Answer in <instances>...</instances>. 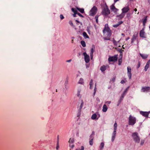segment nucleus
Instances as JSON below:
<instances>
[{"instance_id":"obj_1","label":"nucleus","mask_w":150,"mask_h":150,"mask_svg":"<svg viewBox=\"0 0 150 150\" xmlns=\"http://www.w3.org/2000/svg\"><path fill=\"white\" fill-rule=\"evenodd\" d=\"M105 36L104 39L106 40H110V37L111 35V31L109 28L108 26V25L106 24L105 25V27L103 31Z\"/></svg>"},{"instance_id":"obj_2","label":"nucleus","mask_w":150,"mask_h":150,"mask_svg":"<svg viewBox=\"0 0 150 150\" xmlns=\"http://www.w3.org/2000/svg\"><path fill=\"white\" fill-rule=\"evenodd\" d=\"M132 138L135 142L137 143H139L140 142V138L137 132H133L132 134Z\"/></svg>"},{"instance_id":"obj_3","label":"nucleus","mask_w":150,"mask_h":150,"mask_svg":"<svg viewBox=\"0 0 150 150\" xmlns=\"http://www.w3.org/2000/svg\"><path fill=\"white\" fill-rule=\"evenodd\" d=\"M117 124L116 122L115 123L114 125V131L112 135L111 140L112 142H113L114 140L116 134V131L117 127Z\"/></svg>"},{"instance_id":"obj_4","label":"nucleus","mask_w":150,"mask_h":150,"mask_svg":"<svg viewBox=\"0 0 150 150\" xmlns=\"http://www.w3.org/2000/svg\"><path fill=\"white\" fill-rule=\"evenodd\" d=\"M129 125L133 126L136 123V119L135 117L132 116L131 115H130L129 117Z\"/></svg>"},{"instance_id":"obj_5","label":"nucleus","mask_w":150,"mask_h":150,"mask_svg":"<svg viewBox=\"0 0 150 150\" xmlns=\"http://www.w3.org/2000/svg\"><path fill=\"white\" fill-rule=\"evenodd\" d=\"M102 13L105 16H107L110 13V11L107 6L103 8L102 11Z\"/></svg>"},{"instance_id":"obj_6","label":"nucleus","mask_w":150,"mask_h":150,"mask_svg":"<svg viewBox=\"0 0 150 150\" xmlns=\"http://www.w3.org/2000/svg\"><path fill=\"white\" fill-rule=\"evenodd\" d=\"M97 10V8L96 6H93L89 12V15L92 16H94L96 14Z\"/></svg>"},{"instance_id":"obj_7","label":"nucleus","mask_w":150,"mask_h":150,"mask_svg":"<svg viewBox=\"0 0 150 150\" xmlns=\"http://www.w3.org/2000/svg\"><path fill=\"white\" fill-rule=\"evenodd\" d=\"M117 55H115L113 56L110 57L108 60L109 62H115L118 59Z\"/></svg>"},{"instance_id":"obj_8","label":"nucleus","mask_w":150,"mask_h":150,"mask_svg":"<svg viewBox=\"0 0 150 150\" xmlns=\"http://www.w3.org/2000/svg\"><path fill=\"white\" fill-rule=\"evenodd\" d=\"M83 54L84 57V60L86 63H88L90 61V57L89 55L87 54L86 52L83 53Z\"/></svg>"},{"instance_id":"obj_9","label":"nucleus","mask_w":150,"mask_h":150,"mask_svg":"<svg viewBox=\"0 0 150 150\" xmlns=\"http://www.w3.org/2000/svg\"><path fill=\"white\" fill-rule=\"evenodd\" d=\"M150 91V87H142L141 89V91L144 92H148Z\"/></svg>"},{"instance_id":"obj_10","label":"nucleus","mask_w":150,"mask_h":150,"mask_svg":"<svg viewBox=\"0 0 150 150\" xmlns=\"http://www.w3.org/2000/svg\"><path fill=\"white\" fill-rule=\"evenodd\" d=\"M127 74L128 76L129 77V79H130L131 78L132 76V74L131 73V68L129 67H127Z\"/></svg>"},{"instance_id":"obj_11","label":"nucleus","mask_w":150,"mask_h":150,"mask_svg":"<svg viewBox=\"0 0 150 150\" xmlns=\"http://www.w3.org/2000/svg\"><path fill=\"white\" fill-rule=\"evenodd\" d=\"M145 33L144 31V30L142 29L141 30L139 33L140 36L141 37L145 38L146 37L145 35Z\"/></svg>"},{"instance_id":"obj_12","label":"nucleus","mask_w":150,"mask_h":150,"mask_svg":"<svg viewBox=\"0 0 150 150\" xmlns=\"http://www.w3.org/2000/svg\"><path fill=\"white\" fill-rule=\"evenodd\" d=\"M125 15V14L124 13H122L120 15H117L116 16L118 20H120L122 19Z\"/></svg>"},{"instance_id":"obj_13","label":"nucleus","mask_w":150,"mask_h":150,"mask_svg":"<svg viewBox=\"0 0 150 150\" xmlns=\"http://www.w3.org/2000/svg\"><path fill=\"white\" fill-rule=\"evenodd\" d=\"M122 10V13L125 14V13L129 11V8L128 6H126L124 7Z\"/></svg>"},{"instance_id":"obj_14","label":"nucleus","mask_w":150,"mask_h":150,"mask_svg":"<svg viewBox=\"0 0 150 150\" xmlns=\"http://www.w3.org/2000/svg\"><path fill=\"white\" fill-rule=\"evenodd\" d=\"M140 113L143 116L147 117L148 116L149 113L147 112L140 111Z\"/></svg>"},{"instance_id":"obj_15","label":"nucleus","mask_w":150,"mask_h":150,"mask_svg":"<svg viewBox=\"0 0 150 150\" xmlns=\"http://www.w3.org/2000/svg\"><path fill=\"white\" fill-rule=\"evenodd\" d=\"M129 87H127L126 89L124 91L123 93L122 94V95H121V96L120 97V98H122V99H123V98H124V96H125L126 93H127L129 88Z\"/></svg>"},{"instance_id":"obj_16","label":"nucleus","mask_w":150,"mask_h":150,"mask_svg":"<svg viewBox=\"0 0 150 150\" xmlns=\"http://www.w3.org/2000/svg\"><path fill=\"white\" fill-rule=\"evenodd\" d=\"M137 37V35L134 34L133 35L132 37V39H131V43H133L134 41L136 40Z\"/></svg>"},{"instance_id":"obj_17","label":"nucleus","mask_w":150,"mask_h":150,"mask_svg":"<svg viewBox=\"0 0 150 150\" xmlns=\"http://www.w3.org/2000/svg\"><path fill=\"white\" fill-rule=\"evenodd\" d=\"M107 68V66L105 65H103L100 68V70L102 72L104 71Z\"/></svg>"},{"instance_id":"obj_18","label":"nucleus","mask_w":150,"mask_h":150,"mask_svg":"<svg viewBox=\"0 0 150 150\" xmlns=\"http://www.w3.org/2000/svg\"><path fill=\"white\" fill-rule=\"evenodd\" d=\"M123 23V22L122 21H120L118 22V23L115 25H113V27L115 28H117L118 26H119L121 24Z\"/></svg>"},{"instance_id":"obj_19","label":"nucleus","mask_w":150,"mask_h":150,"mask_svg":"<svg viewBox=\"0 0 150 150\" xmlns=\"http://www.w3.org/2000/svg\"><path fill=\"white\" fill-rule=\"evenodd\" d=\"M140 56L142 57V58L143 59H145L147 58L148 55L146 54H142L140 53Z\"/></svg>"},{"instance_id":"obj_20","label":"nucleus","mask_w":150,"mask_h":150,"mask_svg":"<svg viewBox=\"0 0 150 150\" xmlns=\"http://www.w3.org/2000/svg\"><path fill=\"white\" fill-rule=\"evenodd\" d=\"M108 108L105 104H104L103 106L102 110L103 112H106Z\"/></svg>"},{"instance_id":"obj_21","label":"nucleus","mask_w":150,"mask_h":150,"mask_svg":"<svg viewBox=\"0 0 150 150\" xmlns=\"http://www.w3.org/2000/svg\"><path fill=\"white\" fill-rule=\"evenodd\" d=\"M147 16H146L144 17L143 21V25L144 26L145 25L147 21Z\"/></svg>"},{"instance_id":"obj_22","label":"nucleus","mask_w":150,"mask_h":150,"mask_svg":"<svg viewBox=\"0 0 150 150\" xmlns=\"http://www.w3.org/2000/svg\"><path fill=\"white\" fill-rule=\"evenodd\" d=\"M83 37L86 38H89V37L85 32H83Z\"/></svg>"},{"instance_id":"obj_23","label":"nucleus","mask_w":150,"mask_h":150,"mask_svg":"<svg viewBox=\"0 0 150 150\" xmlns=\"http://www.w3.org/2000/svg\"><path fill=\"white\" fill-rule=\"evenodd\" d=\"M117 50L120 53V56H122V54L124 50L121 48H118Z\"/></svg>"},{"instance_id":"obj_24","label":"nucleus","mask_w":150,"mask_h":150,"mask_svg":"<svg viewBox=\"0 0 150 150\" xmlns=\"http://www.w3.org/2000/svg\"><path fill=\"white\" fill-rule=\"evenodd\" d=\"M94 134L95 133L94 131L92 132L90 136V139H92L93 140Z\"/></svg>"},{"instance_id":"obj_25","label":"nucleus","mask_w":150,"mask_h":150,"mask_svg":"<svg viewBox=\"0 0 150 150\" xmlns=\"http://www.w3.org/2000/svg\"><path fill=\"white\" fill-rule=\"evenodd\" d=\"M97 117V115L94 113L92 115L91 117V118L92 120H95L96 118V117Z\"/></svg>"},{"instance_id":"obj_26","label":"nucleus","mask_w":150,"mask_h":150,"mask_svg":"<svg viewBox=\"0 0 150 150\" xmlns=\"http://www.w3.org/2000/svg\"><path fill=\"white\" fill-rule=\"evenodd\" d=\"M104 144L103 142H101L100 144V149L101 150H102L103 148H104Z\"/></svg>"},{"instance_id":"obj_27","label":"nucleus","mask_w":150,"mask_h":150,"mask_svg":"<svg viewBox=\"0 0 150 150\" xmlns=\"http://www.w3.org/2000/svg\"><path fill=\"white\" fill-rule=\"evenodd\" d=\"M81 43L83 47H85L86 46V43L83 40L81 41Z\"/></svg>"},{"instance_id":"obj_28","label":"nucleus","mask_w":150,"mask_h":150,"mask_svg":"<svg viewBox=\"0 0 150 150\" xmlns=\"http://www.w3.org/2000/svg\"><path fill=\"white\" fill-rule=\"evenodd\" d=\"M71 11L75 14H77L78 13L77 10L75 8H71Z\"/></svg>"},{"instance_id":"obj_29","label":"nucleus","mask_w":150,"mask_h":150,"mask_svg":"<svg viewBox=\"0 0 150 150\" xmlns=\"http://www.w3.org/2000/svg\"><path fill=\"white\" fill-rule=\"evenodd\" d=\"M74 138H70L69 141V143L71 144L73 143L74 142Z\"/></svg>"},{"instance_id":"obj_30","label":"nucleus","mask_w":150,"mask_h":150,"mask_svg":"<svg viewBox=\"0 0 150 150\" xmlns=\"http://www.w3.org/2000/svg\"><path fill=\"white\" fill-rule=\"evenodd\" d=\"M77 9L81 13H83L84 12V9L83 8H77Z\"/></svg>"},{"instance_id":"obj_31","label":"nucleus","mask_w":150,"mask_h":150,"mask_svg":"<svg viewBox=\"0 0 150 150\" xmlns=\"http://www.w3.org/2000/svg\"><path fill=\"white\" fill-rule=\"evenodd\" d=\"M83 103H84L83 102V101L82 100L81 103V105L80 106V107H79V109H80L81 110V109L83 106Z\"/></svg>"},{"instance_id":"obj_32","label":"nucleus","mask_w":150,"mask_h":150,"mask_svg":"<svg viewBox=\"0 0 150 150\" xmlns=\"http://www.w3.org/2000/svg\"><path fill=\"white\" fill-rule=\"evenodd\" d=\"M81 110L80 109H78V112L77 114V116L78 117H79L81 115Z\"/></svg>"},{"instance_id":"obj_33","label":"nucleus","mask_w":150,"mask_h":150,"mask_svg":"<svg viewBox=\"0 0 150 150\" xmlns=\"http://www.w3.org/2000/svg\"><path fill=\"white\" fill-rule=\"evenodd\" d=\"M149 65L146 64L144 70L145 71H147L149 67Z\"/></svg>"},{"instance_id":"obj_34","label":"nucleus","mask_w":150,"mask_h":150,"mask_svg":"<svg viewBox=\"0 0 150 150\" xmlns=\"http://www.w3.org/2000/svg\"><path fill=\"white\" fill-rule=\"evenodd\" d=\"M90 140L89 141V143L90 145L92 146L93 144V140L92 139H90Z\"/></svg>"},{"instance_id":"obj_35","label":"nucleus","mask_w":150,"mask_h":150,"mask_svg":"<svg viewBox=\"0 0 150 150\" xmlns=\"http://www.w3.org/2000/svg\"><path fill=\"white\" fill-rule=\"evenodd\" d=\"M122 59L119 58L118 59V65H120L121 64L122 62Z\"/></svg>"},{"instance_id":"obj_36","label":"nucleus","mask_w":150,"mask_h":150,"mask_svg":"<svg viewBox=\"0 0 150 150\" xmlns=\"http://www.w3.org/2000/svg\"><path fill=\"white\" fill-rule=\"evenodd\" d=\"M122 100H123V99L122 98H120L119 100L118 101V104L117 105V106H118L120 104Z\"/></svg>"},{"instance_id":"obj_37","label":"nucleus","mask_w":150,"mask_h":150,"mask_svg":"<svg viewBox=\"0 0 150 150\" xmlns=\"http://www.w3.org/2000/svg\"><path fill=\"white\" fill-rule=\"evenodd\" d=\"M79 83L82 84L83 83V79H82L81 78L79 82Z\"/></svg>"},{"instance_id":"obj_38","label":"nucleus","mask_w":150,"mask_h":150,"mask_svg":"<svg viewBox=\"0 0 150 150\" xmlns=\"http://www.w3.org/2000/svg\"><path fill=\"white\" fill-rule=\"evenodd\" d=\"M69 23L70 25L72 26L74 28L75 27V26L73 24L71 21H69Z\"/></svg>"},{"instance_id":"obj_39","label":"nucleus","mask_w":150,"mask_h":150,"mask_svg":"<svg viewBox=\"0 0 150 150\" xmlns=\"http://www.w3.org/2000/svg\"><path fill=\"white\" fill-rule=\"evenodd\" d=\"M98 16H99L96 15L95 16V18L96 19V22L97 23H98Z\"/></svg>"},{"instance_id":"obj_40","label":"nucleus","mask_w":150,"mask_h":150,"mask_svg":"<svg viewBox=\"0 0 150 150\" xmlns=\"http://www.w3.org/2000/svg\"><path fill=\"white\" fill-rule=\"evenodd\" d=\"M115 8H116L115 7V6H114V5L113 4H112L110 6V8L112 10H112L114 9Z\"/></svg>"},{"instance_id":"obj_41","label":"nucleus","mask_w":150,"mask_h":150,"mask_svg":"<svg viewBox=\"0 0 150 150\" xmlns=\"http://www.w3.org/2000/svg\"><path fill=\"white\" fill-rule=\"evenodd\" d=\"M96 89H97V88H96V86H95V88H94V92L93 93V96H94L95 95V94H96Z\"/></svg>"},{"instance_id":"obj_42","label":"nucleus","mask_w":150,"mask_h":150,"mask_svg":"<svg viewBox=\"0 0 150 150\" xmlns=\"http://www.w3.org/2000/svg\"><path fill=\"white\" fill-rule=\"evenodd\" d=\"M118 10V9H117V8H115L114 9L112 10V11H113L115 13H116L117 12Z\"/></svg>"},{"instance_id":"obj_43","label":"nucleus","mask_w":150,"mask_h":150,"mask_svg":"<svg viewBox=\"0 0 150 150\" xmlns=\"http://www.w3.org/2000/svg\"><path fill=\"white\" fill-rule=\"evenodd\" d=\"M94 51V50L93 48H91V52H90V54H91V55L92 54H93Z\"/></svg>"},{"instance_id":"obj_44","label":"nucleus","mask_w":150,"mask_h":150,"mask_svg":"<svg viewBox=\"0 0 150 150\" xmlns=\"http://www.w3.org/2000/svg\"><path fill=\"white\" fill-rule=\"evenodd\" d=\"M84 150V147L83 146H81V149H77L76 150Z\"/></svg>"},{"instance_id":"obj_45","label":"nucleus","mask_w":150,"mask_h":150,"mask_svg":"<svg viewBox=\"0 0 150 150\" xmlns=\"http://www.w3.org/2000/svg\"><path fill=\"white\" fill-rule=\"evenodd\" d=\"M93 80L92 79L91 80V81H90V83H89V85H92L93 86Z\"/></svg>"},{"instance_id":"obj_46","label":"nucleus","mask_w":150,"mask_h":150,"mask_svg":"<svg viewBox=\"0 0 150 150\" xmlns=\"http://www.w3.org/2000/svg\"><path fill=\"white\" fill-rule=\"evenodd\" d=\"M144 141L143 140H142L140 142V145H143L144 144Z\"/></svg>"},{"instance_id":"obj_47","label":"nucleus","mask_w":150,"mask_h":150,"mask_svg":"<svg viewBox=\"0 0 150 150\" xmlns=\"http://www.w3.org/2000/svg\"><path fill=\"white\" fill-rule=\"evenodd\" d=\"M77 14H78L80 17H84L83 16L82 14H80L78 12V13H77Z\"/></svg>"},{"instance_id":"obj_48","label":"nucleus","mask_w":150,"mask_h":150,"mask_svg":"<svg viewBox=\"0 0 150 150\" xmlns=\"http://www.w3.org/2000/svg\"><path fill=\"white\" fill-rule=\"evenodd\" d=\"M60 18L61 20H62L64 18V17L62 14H61L60 15Z\"/></svg>"},{"instance_id":"obj_49","label":"nucleus","mask_w":150,"mask_h":150,"mask_svg":"<svg viewBox=\"0 0 150 150\" xmlns=\"http://www.w3.org/2000/svg\"><path fill=\"white\" fill-rule=\"evenodd\" d=\"M68 80L67 79H66L65 81V86H66L68 83Z\"/></svg>"},{"instance_id":"obj_50","label":"nucleus","mask_w":150,"mask_h":150,"mask_svg":"<svg viewBox=\"0 0 150 150\" xmlns=\"http://www.w3.org/2000/svg\"><path fill=\"white\" fill-rule=\"evenodd\" d=\"M111 101H106L105 103L106 104H110L111 103Z\"/></svg>"},{"instance_id":"obj_51","label":"nucleus","mask_w":150,"mask_h":150,"mask_svg":"<svg viewBox=\"0 0 150 150\" xmlns=\"http://www.w3.org/2000/svg\"><path fill=\"white\" fill-rule=\"evenodd\" d=\"M69 146L70 147H71V148H73L74 147V144H72L71 145V144H70Z\"/></svg>"},{"instance_id":"obj_52","label":"nucleus","mask_w":150,"mask_h":150,"mask_svg":"<svg viewBox=\"0 0 150 150\" xmlns=\"http://www.w3.org/2000/svg\"><path fill=\"white\" fill-rule=\"evenodd\" d=\"M125 83V81L123 80H122L120 81V83L122 84H123V83Z\"/></svg>"},{"instance_id":"obj_53","label":"nucleus","mask_w":150,"mask_h":150,"mask_svg":"<svg viewBox=\"0 0 150 150\" xmlns=\"http://www.w3.org/2000/svg\"><path fill=\"white\" fill-rule=\"evenodd\" d=\"M80 91H78V92H77V96L78 97H79L80 96Z\"/></svg>"},{"instance_id":"obj_54","label":"nucleus","mask_w":150,"mask_h":150,"mask_svg":"<svg viewBox=\"0 0 150 150\" xmlns=\"http://www.w3.org/2000/svg\"><path fill=\"white\" fill-rule=\"evenodd\" d=\"M59 135L57 136V144H59Z\"/></svg>"},{"instance_id":"obj_55","label":"nucleus","mask_w":150,"mask_h":150,"mask_svg":"<svg viewBox=\"0 0 150 150\" xmlns=\"http://www.w3.org/2000/svg\"><path fill=\"white\" fill-rule=\"evenodd\" d=\"M130 15V14L129 13H127V18H129Z\"/></svg>"},{"instance_id":"obj_56","label":"nucleus","mask_w":150,"mask_h":150,"mask_svg":"<svg viewBox=\"0 0 150 150\" xmlns=\"http://www.w3.org/2000/svg\"><path fill=\"white\" fill-rule=\"evenodd\" d=\"M76 21L77 22L76 24L77 25H79V23H80V22L78 20H76Z\"/></svg>"},{"instance_id":"obj_57","label":"nucleus","mask_w":150,"mask_h":150,"mask_svg":"<svg viewBox=\"0 0 150 150\" xmlns=\"http://www.w3.org/2000/svg\"><path fill=\"white\" fill-rule=\"evenodd\" d=\"M146 64L149 65L150 64V59L147 62Z\"/></svg>"},{"instance_id":"obj_58","label":"nucleus","mask_w":150,"mask_h":150,"mask_svg":"<svg viewBox=\"0 0 150 150\" xmlns=\"http://www.w3.org/2000/svg\"><path fill=\"white\" fill-rule=\"evenodd\" d=\"M113 43L114 45H115L116 43V41L114 39H113Z\"/></svg>"},{"instance_id":"obj_59","label":"nucleus","mask_w":150,"mask_h":150,"mask_svg":"<svg viewBox=\"0 0 150 150\" xmlns=\"http://www.w3.org/2000/svg\"><path fill=\"white\" fill-rule=\"evenodd\" d=\"M93 86L92 85H90V88L91 89L93 88Z\"/></svg>"},{"instance_id":"obj_60","label":"nucleus","mask_w":150,"mask_h":150,"mask_svg":"<svg viewBox=\"0 0 150 150\" xmlns=\"http://www.w3.org/2000/svg\"><path fill=\"white\" fill-rule=\"evenodd\" d=\"M90 55L91 59H92L93 58V54H92L91 55V54H90Z\"/></svg>"},{"instance_id":"obj_61","label":"nucleus","mask_w":150,"mask_h":150,"mask_svg":"<svg viewBox=\"0 0 150 150\" xmlns=\"http://www.w3.org/2000/svg\"><path fill=\"white\" fill-rule=\"evenodd\" d=\"M71 61V59H70L67 60L66 61V62H70Z\"/></svg>"},{"instance_id":"obj_62","label":"nucleus","mask_w":150,"mask_h":150,"mask_svg":"<svg viewBox=\"0 0 150 150\" xmlns=\"http://www.w3.org/2000/svg\"><path fill=\"white\" fill-rule=\"evenodd\" d=\"M122 56H120V54L119 58L122 59Z\"/></svg>"},{"instance_id":"obj_63","label":"nucleus","mask_w":150,"mask_h":150,"mask_svg":"<svg viewBox=\"0 0 150 150\" xmlns=\"http://www.w3.org/2000/svg\"><path fill=\"white\" fill-rule=\"evenodd\" d=\"M129 39H130V38H129V37H128L127 38H126V41H127V40H129Z\"/></svg>"},{"instance_id":"obj_64","label":"nucleus","mask_w":150,"mask_h":150,"mask_svg":"<svg viewBox=\"0 0 150 150\" xmlns=\"http://www.w3.org/2000/svg\"><path fill=\"white\" fill-rule=\"evenodd\" d=\"M59 147V146H58V144H57V146L56 147V149H57V150L58 149Z\"/></svg>"}]
</instances>
